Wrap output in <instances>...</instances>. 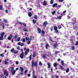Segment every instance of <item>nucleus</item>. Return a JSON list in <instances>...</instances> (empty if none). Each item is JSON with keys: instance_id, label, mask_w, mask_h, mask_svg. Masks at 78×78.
Here are the masks:
<instances>
[{"instance_id": "6ab92c4d", "label": "nucleus", "mask_w": 78, "mask_h": 78, "mask_svg": "<svg viewBox=\"0 0 78 78\" xmlns=\"http://www.w3.org/2000/svg\"><path fill=\"white\" fill-rule=\"evenodd\" d=\"M53 45L55 46V47H56V46H57V45L58 46V43L54 44Z\"/></svg>"}, {"instance_id": "8fccbe9b", "label": "nucleus", "mask_w": 78, "mask_h": 78, "mask_svg": "<svg viewBox=\"0 0 78 78\" xmlns=\"http://www.w3.org/2000/svg\"><path fill=\"white\" fill-rule=\"evenodd\" d=\"M74 49H75V47H74L73 46H72V50H74Z\"/></svg>"}, {"instance_id": "cd10ccee", "label": "nucleus", "mask_w": 78, "mask_h": 78, "mask_svg": "<svg viewBox=\"0 0 78 78\" xmlns=\"http://www.w3.org/2000/svg\"><path fill=\"white\" fill-rule=\"evenodd\" d=\"M69 68H68L66 71V73H68L69 72Z\"/></svg>"}, {"instance_id": "f8f14e48", "label": "nucleus", "mask_w": 78, "mask_h": 78, "mask_svg": "<svg viewBox=\"0 0 78 78\" xmlns=\"http://www.w3.org/2000/svg\"><path fill=\"white\" fill-rule=\"evenodd\" d=\"M37 29L38 30V33H41V29L39 28V27L37 28Z\"/></svg>"}, {"instance_id": "c756f323", "label": "nucleus", "mask_w": 78, "mask_h": 78, "mask_svg": "<svg viewBox=\"0 0 78 78\" xmlns=\"http://www.w3.org/2000/svg\"><path fill=\"white\" fill-rule=\"evenodd\" d=\"M20 37H19L17 39V42H19V41H20Z\"/></svg>"}, {"instance_id": "7ed1b4c3", "label": "nucleus", "mask_w": 78, "mask_h": 78, "mask_svg": "<svg viewBox=\"0 0 78 78\" xmlns=\"http://www.w3.org/2000/svg\"><path fill=\"white\" fill-rule=\"evenodd\" d=\"M12 37V34H10V36H9L8 37V40H9V41H11V38Z\"/></svg>"}, {"instance_id": "2f4dec72", "label": "nucleus", "mask_w": 78, "mask_h": 78, "mask_svg": "<svg viewBox=\"0 0 78 78\" xmlns=\"http://www.w3.org/2000/svg\"><path fill=\"white\" fill-rule=\"evenodd\" d=\"M14 70V66H12L11 69V72H12Z\"/></svg>"}, {"instance_id": "7c9ffc66", "label": "nucleus", "mask_w": 78, "mask_h": 78, "mask_svg": "<svg viewBox=\"0 0 78 78\" xmlns=\"http://www.w3.org/2000/svg\"><path fill=\"white\" fill-rule=\"evenodd\" d=\"M54 2V1L53 0H51L50 3L51 4H53V2Z\"/></svg>"}, {"instance_id": "a18cd8bd", "label": "nucleus", "mask_w": 78, "mask_h": 78, "mask_svg": "<svg viewBox=\"0 0 78 78\" xmlns=\"http://www.w3.org/2000/svg\"><path fill=\"white\" fill-rule=\"evenodd\" d=\"M26 40V41H29V38H28L27 37H26L25 38Z\"/></svg>"}, {"instance_id": "bb28decb", "label": "nucleus", "mask_w": 78, "mask_h": 78, "mask_svg": "<svg viewBox=\"0 0 78 78\" xmlns=\"http://www.w3.org/2000/svg\"><path fill=\"white\" fill-rule=\"evenodd\" d=\"M21 41H22V42H25V39H22Z\"/></svg>"}, {"instance_id": "6e6552de", "label": "nucleus", "mask_w": 78, "mask_h": 78, "mask_svg": "<svg viewBox=\"0 0 78 78\" xmlns=\"http://www.w3.org/2000/svg\"><path fill=\"white\" fill-rule=\"evenodd\" d=\"M60 67L61 69L62 70H66V69H65L64 68V67H63V66H60Z\"/></svg>"}, {"instance_id": "aec40b11", "label": "nucleus", "mask_w": 78, "mask_h": 78, "mask_svg": "<svg viewBox=\"0 0 78 78\" xmlns=\"http://www.w3.org/2000/svg\"><path fill=\"white\" fill-rule=\"evenodd\" d=\"M54 29L55 30H58V27H54Z\"/></svg>"}, {"instance_id": "dca6fc26", "label": "nucleus", "mask_w": 78, "mask_h": 78, "mask_svg": "<svg viewBox=\"0 0 78 78\" xmlns=\"http://www.w3.org/2000/svg\"><path fill=\"white\" fill-rule=\"evenodd\" d=\"M15 73H16V70H14L12 73V75H14L15 74Z\"/></svg>"}, {"instance_id": "b1692460", "label": "nucleus", "mask_w": 78, "mask_h": 78, "mask_svg": "<svg viewBox=\"0 0 78 78\" xmlns=\"http://www.w3.org/2000/svg\"><path fill=\"white\" fill-rule=\"evenodd\" d=\"M23 71H21L20 73V75L22 76V74H23Z\"/></svg>"}, {"instance_id": "49530a36", "label": "nucleus", "mask_w": 78, "mask_h": 78, "mask_svg": "<svg viewBox=\"0 0 78 78\" xmlns=\"http://www.w3.org/2000/svg\"><path fill=\"white\" fill-rule=\"evenodd\" d=\"M14 39H17V35H16L15 36H14Z\"/></svg>"}, {"instance_id": "3c124183", "label": "nucleus", "mask_w": 78, "mask_h": 78, "mask_svg": "<svg viewBox=\"0 0 78 78\" xmlns=\"http://www.w3.org/2000/svg\"><path fill=\"white\" fill-rule=\"evenodd\" d=\"M23 25L24 27H26L27 26V24L25 23H23Z\"/></svg>"}, {"instance_id": "1a4fd4ad", "label": "nucleus", "mask_w": 78, "mask_h": 78, "mask_svg": "<svg viewBox=\"0 0 78 78\" xmlns=\"http://www.w3.org/2000/svg\"><path fill=\"white\" fill-rule=\"evenodd\" d=\"M47 25V22L45 21L43 23V26H45Z\"/></svg>"}, {"instance_id": "473e14b6", "label": "nucleus", "mask_w": 78, "mask_h": 78, "mask_svg": "<svg viewBox=\"0 0 78 78\" xmlns=\"http://www.w3.org/2000/svg\"><path fill=\"white\" fill-rule=\"evenodd\" d=\"M60 52V51H55V55H57V54H58V53H59Z\"/></svg>"}, {"instance_id": "052dcab7", "label": "nucleus", "mask_w": 78, "mask_h": 78, "mask_svg": "<svg viewBox=\"0 0 78 78\" xmlns=\"http://www.w3.org/2000/svg\"><path fill=\"white\" fill-rule=\"evenodd\" d=\"M76 45H78V41H76Z\"/></svg>"}, {"instance_id": "4468645a", "label": "nucleus", "mask_w": 78, "mask_h": 78, "mask_svg": "<svg viewBox=\"0 0 78 78\" xmlns=\"http://www.w3.org/2000/svg\"><path fill=\"white\" fill-rule=\"evenodd\" d=\"M4 34H5V32H3L2 33H1L0 34V35L1 37H3V36L4 35Z\"/></svg>"}, {"instance_id": "393cba45", "label": "nucleus", "mask_w": 78, "mask_h": 78, "mask_svg": "<svg viewBox=\"0 0 78 78\" xmlns=\"http://www.w3.org/2000/svg\"><path fill=\"white\" fill-rule=\"evenodd\" d=\"M57 63H55L54 64V67H56V66H57Z\"/></svg>"}, {"instance_id": "c03bdc74", "label": "nucleus", "mask_w": 78, "mask_h": 78, "mask_svg": "<svg viewBox=\"0 0 78 78\" xmlns=\"http://www.w3.org/2000/svg\"><path fill=\"white\" fill-rule=\"evenodd\" d=\"M17 22H18V23H19L20 25H22V23L20 21H17Z\"/></svg>"}, {"instance_id": "f704fd0d", "label": "nucleus", "mask_w": 78, "mask_h": 78, "mask_svg": "<svg viewBox=\"0 0 78 78\" xmlns=\"http://www.w3.org/2000/svg\"><path fill=\"white\" fill-rule=\"evenodd\" d=\"M3 39V37H0V40H2Z\"/></svg>"}, {"instance_id": "20e7f679", "label": "nucleus", "mask_w": 78, "mask_h": 78, "mask_svg": "<svg viewBox=\"0 0 78 78\" xmlns=\"http://www.w3.org/2000/svg\"><path fill=\"white\" fill-rule=\"evenodd\" d=\"M20 58L21 59H22L23 58V52L20 54Z\"/></svg>"}, {"instance_id": "58836bf2", "label": "nucleus", "mask_w": 78, "mask_h": 78, "mask_svg": "<svg viewBox=\"0 0 78 78\" xmlns=\"http://www.w3.org/2000/svg\"><path fill=\"white\" fill-rule=\"evenodd\" d=\"M14 48H12V49H11V52H13V51H14Z\"/></svg>"}, {"instance_id": "c85d7f7f", "label": "nucleus", "mask_w": 78, "mask_h": 78, "mask_svg": "<svg viewBox=\"0 0 78 78\" xmlns=\"http://www.w3.org/2000/svg\"><path fill=\"white\" fill-rule=\"evenodd\" d=\"M33 22L34 23H36V20L34 19L33 20Z\"/></svg>"}, {"instance_id": "0eeeda50", "label": "nucleus", "mask_w": 78, "mask_h": 78, "mask_svg": "<svg viewBox=\"0 0 78 78\" xmlns=\"http://www.w3.org/2000/svg\"><path fill=\"white\" fill-rule=\"evenodd\" d=\"M43 58H44V59H45L46 57H47V54H43V55L42 56Z\"/></svg>"}, {"instance_id": "9d476101", "label": "nucleus", "mask_w": 78, "mask_h": 78, "mask_svg": "<svg viewBox=\"0 0 78 78\" xmlns=\"http://www.w3.org/2000/svg\"><path fill=\"white\" fill-rule=\"evenodd\" d=\"M42 3H43V5L44 6H46V5H47V2H46V1H44V2Z\"/></svg>"}, {"instance_id": "a211bd4d", "label": "nucleus", "mask_w": 78, "mask_h": 78, "mask_svg": "<svg viewBox=\"0 0 78 78\" xmlns=\"http://www.w3.org/2000/svg\"><path fill=\"white\" fill-rule=\"evenodd\" d=\"M57 5H58V4H57V3H56L53 4V8L55 7V6H57Z\"/></svg>"}, {"instance_id": "e433bc0d", "label": "nucleus", "mask_w": 78, "mask_h": 78, "mask_svg": "<svg viewBox=\"0 0 78 78\" xmlns=\"http://www.w3.org/2000/svg\"><path fill=\"white\" fill-rule=\"evenodd\" d=\"M61 64H62V66H63V65H64V61H63V60H62L61 61Z\"/></svg>"}, {"instance_id": "bf43d9fd", "label": "nucleus", "mask_w": 78, "mask_h": 78, "mask_svg": "<svg viewBox=\"0 0 78 78\" xmlns=\"http://www.w3.org/2000/svg\"><path fill=\"white\" fill-rule=\"evenodd\" d=\"M21 44V42H19L18 43V44L19 45H20V44Z\"/></svg>"}, {"instance_id": "774afa93", "label": "nucleus", "mask_w": 78, "mask_h": 78, "mask_svg": "<svg viewBox=\"0 0 78 78\" xmlns=\"http://www.w3.org/2000/svg\"><path fill=\"white\" fill-rule=\"evenodd\" d=\"M61 5H58V8H61Z\"/></svg>"}, {"instance_id": "6e6d98bb", "label": "nucleus", "mask_w": 78, "mask_h": 78, "mask_svg": "<svg viewBox=\"0 0 78 78\" xmlns=\"http://www.w3.org/2000/svg\"><path fill=\"white\" fill-rule=\"evenodd\" d=\"M58 19H61V16H59V17H58Z\"/></svg>"}, {"instance_id": "f03ea898", "label": "nucleus", "mask_w": 78, "mask_h": 78, "mask_svg": "<svg viewBox=\"0 0 78 78\" xmlns=\"http://www.w3.org/2000/svg\"><path fill=\"white\" fill-rule=\"evenodd\" d=\"M29 51H30V49H29V48H28L26 50V51L25 52V55H27L28 54V53Z\"/></svg>"}, {"instance_id": "423d86ee", "label": "nucleus", "mask_w": 78, "mask_h": 78, "mask_svg": "<svg viewBox=\"0 0 78 78\" xmlns=\"http://www.w3.org/2000/svg\"><path fill=\"white\" fill-rule=\"evenodd\" d=\"M4 74L5 75H6L7 76H8V73H7V72L6 70H4Z\"/></svg>"}, {"instance_id": "680f3d73", "label": "nucleus", "mask_w": 78, "mask_h": 78, "mask_svg": "<svg viewBox=\"0 0 78 78\" xmlns=\"http://www.w3.org/2000/svg\"><path fill=\"white\" fill-rule=\"evenodd\" d=\"M5 12L6 13V14H8V10H5Z\"/></svg>"}, {"instance_id": "a19ab883", "label": "nucleus", "mask_w": 78, "mask_h": 78, "mask_svg": "<svg viewBox=\"0 0 78 78\" xmlns=\"http://www.w3.org/2000/svg\"><path fill=\"white\" fill-rule=\"evenodd\" d=\"M55 32L56 33H59V32H58V31L57 30H55Z\"/></svg>"}, {"instance_id": "09e8293b", "label": "nucleus", "mask_w": 78, "mask_h": 78, "mask_svg": "<svg viewBox=\"0 0 78 78\" xmlns=\"http://www.w3.org/2000/svg\"><path fill=\"white\" fill-rule=\"evenodd\" d=\"M0 56L1 57H3L4 56V55L2 54H0Z\"/></svg>"}, {"instance_id": "39448f33", "label": "nucleus", "mask_w": 78, "mask_h": 78, "mask_svg": "<svg viewBox=\"0 0 78 78\" xmlns=\"http://www.w3.org/2000/svg\"><path fill=\"white\" fill-rule=\"evenodd\" d=\"M23 70H24V69L23 68V67H20V70L21 72H23Z\"/></svg>"}, {"instance_id": "338daca9", "label": "nucleus", "mask_w": 78, "mask_h": 78, "mask_svg": "<svg viewBox=\"0 0 78 78\" xmlns=\"http://www.w3.org/2000/svg\"><path fill=\"white\" fill-rule=\"evenodd\" d=\"M59 1L60 2H62L63 0H59Z\"/></svg>"}, {"instance_id": "37998d69", "label": "nucleus", "mask_w": 78, "mask_h": 78, "mask_svg": "<svg viewBox=\"0 0 78 78\" xmlns=\"http://www.w3.org/2000/svg\"><path fill=\"white\" fill-rule=\"evenodd\" d=\"M33 76V78H37V76H36L34 75Z\"/></svg>"}, {"instance_id": "f257e3e1", "label": "nucleus", "mask_w": 78, "mask_h": 78, "mask_svg": "<svg viewBox=\"0 0 78 78\" xmlns=\"http://www.w3.org/2000/svg\"><path fill=\"white\" fill-rule=\"evenodd\" d=\"M32 67H33L34 66V67H37V62L36 61L34 62V60H32Z\"/></svg>"}, {"instance_id": "9b49d317", "label": "nucleus", "mask_w": 78, "mask_h": 78, "mask_svg": "<svg viewBox=\"0 0 78 78\" xmlns=\"http://www.w3.org/2000/svg\"><path fill=\"white\" fill-rule=\"evenodd\" d=\"M4 63L5 64H6V65H8V62H7L6 59H5Z\"/></svg>"}, {"instance_id": "ddd939ff", "label": "nucleus", "mask_w": 78, "mask_h": 78, "mask_svg": "<svg viewBox=\"0 0 78 78\" xmlns=\"http://www.w3.org/2000/svg\"><path fill=\"white\" fill-rule=\"evenodd\" d=\"M13 53L14 54H17V53H18V51H16V50H14Z\"/></svg>"}, {"instance_id": "4d7b16f0", "label": "nucleus", "mask_w": 78, "mask_h": 78, "mask_svg": "<svg viewBox=\"0 0 78 78\" xmlns=\"http://www.w3.org/2000/svg\"><path fill=\"white\" fill-rule=\"evenodd\" d=\"M27 72H28L27 70H25V71H24L25 73H27Z\"/></svg>"}, {"instance_id": "4c0bfd02", "label": "nucleus", "mask_w": 78, "mask_h": 78, "mask_svg": "<svg viewBox=\"0 0 78 78\" xmlns=\"http://www.w3.org/2000/svg\"><path fill=\"white\" fill-rule=\"evenodd\" d=\"M37 18V15H35L34 16V19H36Z\"/></svg>"}, {"instance_id": "ea45409f", "label": "nucleus", "mask_w": 78, "mask_h": 78, "mask_svg": "<svg viewBox=\"0 0 78 78\" xmlns=\"http://www.w3.org/2000/svg\"><path fill=\"white\" fill-rule=\"evenodd\" d=\"M16 64V65H18V64H19V62H18V61H16L15 62Z\"/></svg>"}, {"instance_id": "13d9d810", "label": "nucleus", "mask_w": 78, "mask_h": 78, "mask_svg": "<svg viewBox=\"0 0 78 78\" xmlns=\"http://www.w3.org/2000/svg\"><path fill=\"white\" fill-rule=\"evenodd\" d=\"M30 41H27V44H30Z\"/></svg>"}, {"instance_id": "864d4df0", "label": "nucleus", "mask_w": 78, "mask_h": 78, "mask_svg": "<svg viewBox=\"0 0 78 78\" xmlns=\"http://www.w3.org/2000/svg\"><path fill=\"white\" fill-rule=\"evenodd\" d=\"M41 33L42 34H45V32H44V31L43 30H42Z\"/></svg>"}, {"instance_id": "412c9836", "label": "nucleus", "mask_w": 78, "mask_h": 78, "mask_svg": "<svg viewBox=\"0 0 78 78\" xmlns=\"http://www.w3.org/2000/svg\"><path fill=\"white\" fill-rule=\"evenodd\" d=\"M23 30L24 31H27L28 29H27L26 28H24L23 29Z\"/></svg>"}, {"instance_id": "5701e85b", "label": "nucleus", "mask_w": 78, "mask_h": 78, "mask_svg": "<svg viewBox=\"0 0 78 78\" xmlns=\"http://www.w3.org/2000/svg\"><path fill=\"white\" fill-rule=\"evenodd\" d=\"M0 10H3V6L1 5H0Z\"/></svg>"}, {"instance_id": "c9c22d12", "label": "nucleus", "mask_w": 78, "mask_h": 78, "mask_svg": "<svg viewBox=\"0 0 78 78\" xmlns=\"http://www.w3.org/2000/svg\"><path fill=\"white\" fill-rule=\"evenodd\" d=\"M71 14H72V13H69L68 17H72V15H71Z\"/></svg>"}, {"instance_id": "5fc2aeb1", "label": "nucleus", "mask_w": 78, "mask_h": 78, "mask_svg": "<svg viewBox=\"0 0 78 78\" xmlns=\"http://www.w3.org/2000/svg\"><path fill=\"white\" fill-rule=\"evenodd\" d=\"M2 28L3 29H4V28H5V24H2Z\"/></svg>"}, {"instance_id": "2eb2a0df", "label": "nucleus", "mask_w": 78, "mask_h": 78, "mask_svg": "<svg viewBox=\"0 0 78 78\" xmlns=\"http://www.w3.org/2000/svg\"><path fill=\"white\" fill-rule=\"evenodd\" d=\"M48 67L49 69H50V67H51V66H50V63H48Z\"/></svg>"}, {"instance_id": "e2e57ef3", "label": "nucleus", "mask_w": 78, "mask_h": 78, "mask_svg": "<svg viewBox=\"0 0 78 78\" xmlns=\"http://www.w3.org/2000/svg\"><path fill=\"white\" fill-rule=\"evenodd\" d=\"M20 45H21V46H23V43H22Z\"/></svg>"}, {"instance_id": "603ef678", "label": "nucleus", "mask_w": 78, "mask_h": 78, "mask_svg": "<svg viewBox=\"0 0 78 78\" xmlns=\"http://www.w3.org/2000/svg\"><path fill=\"white\" fill-rule=\"evenodd\" d=\"M61 26L59 25L58 26V28L59 29H61Z\"/></svg>"}, {"instance_id": "a878e982", "label": "nucleus", "mask_w": 78, "mask_h": 78, "mask_svg": "<svg viewBox=\"0 0 78 78\" xmlns=\"http://www.w3.org/2000/svg\"><path fill=\"white\" fill-rule=\"evenodd\" d=\"M33 57H34L35 56H36V53L35 52H34L33 54Z\"/></svg>"}, {"instance_id": "de8ad7c7", "label": "nucleus", "mask_w": 78, "mask_h": 78, "mask_svg": "<svg viewBox=\"0 0 78 78\" xmlns=\"http://www.w3.org/2000/svg\"><path fill=\"white\" fill-rule=\"evenodd\" d=\"M29 60L30 61H31V55H30L29 57Z\"/></svg>"}, {"instance_id": "79ce46f5", "label": "nucleus", "mask_w": 78, "mask_h": 78, "mask_svg": "<svg viewBox=\"0 0 78 78\" xmlns=\"http://www.w3.org/2000/svg\"><path fill=\"white\" fill-rule=\"evenodd\" d=\"M55 13H56V11H54L53 12H52V15L55 14Z\"/></svg>"}, {"instance_id": "72a5a7b5", "label": "nucleus", "mask_w": 78, "mask_h": 78, "mask_svg": "<svg viewBox=\"0 0 78 78\" xmlns=\"http://www.w3.org/2000/svg\"><path fill=\"white\" fill-rule=\"evenodd\" d=\"M39 66H42V62H39Z\"/></svg>"}, {"instance_id": "4be33fe9", "label": "nucleus", "mask_w": 78, "mask_h": 78, "mask_svg": "<svg viewBox=\"0 0 78 78\" xmlns=\"http://www.w3.org/2000/svg\"><path fill=\"white\" fill-rule=\"evenodd\" d=\"M3 21L5 23H8V20L6 19H3Z\"/></svg>"}, {"instance_id": "69168bd1", "label": "nucleus", "mask_w": 78, "mask_h": 78, "mask_svg": "<svg viewBox=\"0 0 78 78\" xmlns=\"http://www.w3.org/2000/svg\"><path fill=\"white\" fill-rule=\"evenodd\" d=\"M49 45V44H46V47H48Z\"/></svg>"}, {"instance_id": "f3484780", "label": "nucleus", "mask_w": 78, "mask_h": 78, "mask_svg": "<svg viewBox=\"0 0 78 78\" xmlns=\"http://www.w3.org/2000/svg\"><path fill=\"white\" fill-rule=\"evenodd\" d=\"M32 16V14L30 12L28 13V16L29 17H31V16Z\"/></svg>"}, {"instance_id": "0e129e2a", "label": "nucleus", "mask_w": 78, "mask_h": 78, "mask_svg": "<svg viewBox=\"0 0 78 78\" xmlns=\"http://www.w3.org/2000/svg\"><path fill=\"white\" fill-rule=\"evenodd\" d=\"M66 10H65V11H64L63 12V14H65V13H66Z\"/></svg>"}]
</instances>
